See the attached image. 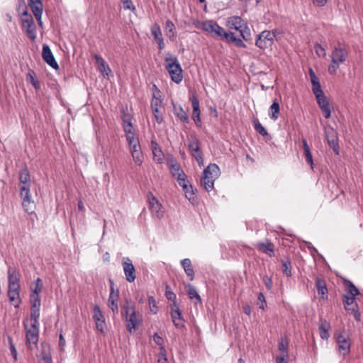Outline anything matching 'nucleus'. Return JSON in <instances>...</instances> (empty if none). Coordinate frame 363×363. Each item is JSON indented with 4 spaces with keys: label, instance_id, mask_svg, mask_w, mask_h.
Returning <instances> with one entry per match:
<instances>
[{
    "label": "nucleus",
    "instance_id": "4c0bfd02",
    "mask_svg": "<svg viewBox=\"0 0 363 363\" xmlns=\"http://www.w3.org/2000/svg\"><path fill=\"white\" fill-rule=\"evenodd\" d=\"M35 74L33 70L30 69L26 74V81L30 82L35 90L40 89V83L35 77Z\"/></svg>",
    "mask_w": 363,
    "mask_h": 363
},
{
    "label": "nucleus",
    "instance_id": "f257e3e1",
    "mask_svg": "<svg viewBox=\"0 0 363 363\" xmlns=\"http://www.w3.org/2000/svg\"><path fill=\"white\" fill-rule=\"evenodd\" d=\"M30 172L26 166L21 169L19 172V181L23 184L21 187L20 195L22 199V206L25 211L28 213H33V209L30 205L33 203L31 201V196L30 192Z\"/></svg>",
    "mask_w": 363,
    "mask_h": 363
},
{
    "label": "nucleus",
    "instance_id": "6ab92c4d",
    "mask_svg": "<svg viewBox=\"0 0 363 363\" xmlns=\"http://www.w3.org/2000/svg\"><path fill=\"white\" fill-rule=\"evenodd\" d=\"M189 100L191 101L193 108L192 119L198 127H201L202 123L200 117L199 101L195 94L192 95Z\"/></svg>",
    "mask_w": 363,
    "mask_h": 363
},
{
    "label": "nucleus",
    "instance_id": "69168bd1",
    "mask_svg": "<svg viewBox=\"0 0 363 363\" xmlns=\"http://www.w3.org/2000/svg\"><path fill=\"white\" fill-rule=\"evenodd\" d=\"M263 282L267 289V290H271L272 289V279L271 277L265 275L262 278Z\"/></svg>",
    "mask_w": 363,
    "mask_h": 363
},
{
    "label": "nucleus",
    "instance_id": "a18cd8bd",
    "mask_svg": "<svg viewBox=\"0 0 363 363\" xmlns=\"http://www.w3.org/2000/svg\"><path fill=\"white\" fill-rule=\"evenodd\" d=\"M254 128L255 130L262 136H267L268 133L265 128L259 123L257 118L253 120Z\"/></svg>",
    "mask_w": 363,
    "mask_h": 363
},
{
    "label": "nucleus",
    "instance_id": "4468645a",
    "mask_svg": "<svg viewBox=\"0 0 363 363\" xmlns=\"http://www.w3.org/2000/svg\"><path fill=\"white\" fill-rule=\"evenodd\" d=\"M123 272L127 281L133 283L136 279L135 269L128 257H123L122 261Z\"/></svg>",
    "mask_w": 363,
    "mask_h": 363
},
{
    "label": "nucleus",
    "instance_id": "b1692460",
    "mask_svg": "<svg viewBox=\"0 0 363 363\" xmlns=\"http://www.w3.org/2000/svg\"><path fill=\"white\" fill-rule=\"evenodd\" d=\"M315 285L317 288L318 294L320 296V299H328V291L325 280L323 278L317 277L315 279Z\"/></svg>",
    "mask_w": 363,
    "mask_h": 363
},
{
    "label": "nucleus",
    "instance_id": "dca6fc26",
    "mask_svg": "<svg viewBox=\"0 0 363 363\" xmlns=\"http://www.w3.org/2000/svg\"><path fill=\"white\" fill-rule=\"evenodd\" d=\"M189 150L193 157L195 158L198 164L201 167L203 166V154L200 148L199 141L197 138L191 141L188 145Z\"/></svg>",
    "mask_w": 363,
    "mask_h": 363
},
{
    "label": "nucleus",
    "instance_id": "f8f14e48",
    "mask_svg": "<svg viewBox=\"0 0 363 363\" xmlns=\"http://www.w3.org/2000/svg\"><path fill=\"white\" fill-rule=\"evenodd\" d=\"M162 106V99L160 97L157 96L156 94L154 93L152 94V98L151 99L150 107L153 116L155 118L157 123L159 124H161L164 121L163 114L161 111Z\"/></svg>",
    "mask_w": 363,
    "mask_h": 363
},
{
    "label": "nucleus",
    "instance_id": "79ce46f5",
    "mask_svg": "<svg viewBox=\"0 0 363 363\" xmlns=\"http://www.w3.org/2000/svg\"><path fill=\"white\" fill-rule=\"evenodd\" d=\"M124 132L125 133V137L128 145L133 144L139 140L138 138L135 137L134 128H133L132 130H124Z\"/></svg>",
    "mask_w": 363,
    "mask_h": 363
},
{
    "label": "nucleus",
    "instance_id": "bf43d9fd",
    "mask_svg": "<svg viewBox=\"0 0 363 363\" xmlns=\"http://www.w3.org/2000/svg\"><path fill=\"white\" fill-rule=\"evenodd\" d=\"M257 303L259 306V308L262 310H264L267 307V302L265 300V297L262 292L259 293V294H258Z\"/></svg>",
    "mask_w": 363,
    "mask_h": 363
},
{
    "label": "nucleus",
    "instance_id": "5fc2aeb1",
    "mask_svg": "<svg viewBox=\"0 0 363 363\" xmlns=\"http://www.w3.org/2000/svg\"><path fill=\"white\" fill-rule=\"evenodd\" d=\"M30 308H40V296H30Z\"/></svg>",
    "mask_w": 363,
    "mask_h": 363
},
{
    "label": "nucleus",
    "instance_id": "bb28decb",
    "mask_svg": "<svg viewBox=\"0 0 363 363\" xmlns=\"http://www.w3.org/2000/svg\"><path fill=\"white\" fill-rule=\"evenodd\" d=\"M8 296L10 302L13 303L14 307L18 308L21 303V299L20 298V288H9Z\"/></svg>",
    "mask_w": 363,
    "mask_h": 363
},
{
    "label": "nucleus",
    "instance_id": "8fccbe9b",
    "mask_svg": "<svg viewBox=\"0 0 363 363\" xmlns=\"http://www.w3.org/2000/svg\"><path fill=\"white\" fill-rule=\"evenodd\" d=\"M131 155L135 163L137 165L140 166L143 162V155L142 150H140L139 151L132 152Z\"/></svg>",
    "mask_w": 363,
    "mask_h": 363
},
{
    "label": "nucleus",
    "instance_id": "f3484780",
    "mask_svg": "<svg viewBox=\"0 0 363 363\" xmlns=\"http://www.w3.org/2000/svg\"><path fill=\"white\" fill-rule=\"evenodd\" d=\"M110 283V294L108 297V307L111 309L113 314L118 313V301L119 297V291L114 292V282L112 279H109Z\"/></svg>",
    "mask_w": 363,
    "mask_h": 363
},
{
    "label": "nucleus",
    "instance_id": "774afa93",
    "mask_svg": "<svg viewBox=\"0 0 363 363\" xmlns=\"http://www.w3.org/2000/svg\"><path fill=\"white\" fill-rule=\"evenodd\" d=\"M40 363H52L51 355L50 354H43L40 359Z\"/></svg>",
    "mask_w": 363,
    "mask_h": 363
},
{
    "label": "nucleus",
    "instance_id": "3c124183",
    "mask_svg": "<svg viewBox=\"0 0 363 363\" xmlns=\"http://www.w3.org/2000/svg\"><path fill=\"white\" fill-rule=\"evenodd\" d=\"M174 178L177 179L179 186L186 188V182L189 181L186 179L187 176L186 175L184 171L177 174Z\"/></svg>",
    "mask_w": 363,
    "mask_h": 363
},
{
    "label": "nucleus",
    "instance_id": "473e14b6",
    "mask_svg": "<svg viewBox=\"0 0 363 363\" xmlns=\"http://www.w3.org/2000/svg\"><path fill=\"white\" fill-rule=\"evenodd\" d=\"M185 288L186 289L187 294L189 296V298L191 300L196 299L198 302H201V298L200 295L199 294L196 289L191 285V284H188L185 286Z\"/></svg>",
    "mask_w": 363,
    "mask_h": 363
},
{
    "label": "nucleus",
    "instance_id": "6e6d98bb",
    "mask_svg": "<svg viewBox=\"0 0 363 363\" xmlns=\"http://www.w3.org/2000/svg\"><path fill=\"white\" fill-rule=\"evenodd\" d=\"M169 169L170 172L173 177H175L177 174H179L180 172L183 171L182 169L181 168L180 164L177 162L171 164Z\"/></svg>",
    "mask_w": 363,
    "mask_h": 363
},
{
    "label": "nucleus",
    "instance_id": "a211bd4d",
    "mask_svg": "<svg viewBox=\"0 0 363 363\" xmlns=\"http://www.w3.org/2000/svg\"><path fill=\"white\" fill-rule=\"evenodd\" d=\"M42 57L43 60L55 69H59V65L56 62L55 57L48 45H43L42 50Z\"/></svg>",
    "mask_w": 363,
    "mask_h": 363
},
{
    "label": "nucleus",
    "instance_id": "5701e85b",
    "mask_svg": "<svg viewBox=\"0 0 363 363\" xmlns=\"http://www.w3.org/2000/svg\"><path fill=\"white\" fill-rule=\"evenodd\" d=\"M255 247L260 252L267 254L269 257L274 256V245L269 240H267L265 242H259L255 245Z\"/></svg>",
    "mask_w": 363,
    "mask_h": 363
},
{
    "label": "nucleus",
    "instance_id": "e433bc0d",
    "mask_svg": "<svg viewBox=\"0 0 363 363\" xmlns=\"http://www.w3.org/2000/svg\"><path fill=\"white\" fill-rule=\"evenodd\" d=\"M344 285L347 288L349 296L356 297L360 294L359 289L350 280H345Z\"/></svg>",
    "mask_w": 363,
    "mask_h": 363
},
{
    "label": "nucleus",
    "instance_id": "412c9836",
    "mask_svg": "<svg viewBox=\"0 0 363 363\" xmlns=\"http://www.w3.org/2000/svg\"><path fill=\"white\" fill-rule=\"evenodd\" d=\"M337 342L338 343L340 352L345 356L350 351V342L347 336L344 334H339L336 337Z\"/></svg>",
    "mask_w": 363,
    "mask_h": 363
},
{
    "label": "nucleus",
    "instance_id": "de8ad7c7",
    "mask_svg": "<svg viewBox=\"0 0 363 363\" xmlns=\"http://www.w3.org/2000/svg\"><path fill=\"white\" fill-rule=\"evenodd\" d=\"M153 340L156 345L160 346V350L162 352H166L165 347L164 346V339L157 333H155L153 335Z\"/></svg>",
    "mask_w": 363,
    "mask_h": 363
},
{
    "label": "nucleus",
    "instance_id": "7ed1b4c3",
    "mask_svg": "<svg viewBox=\"0 0 363 363\" xmlns=\"http://www.w3.org/2000/svg\"><path fill=\"white\" fill-rule=\"evenodd\" d=\"M349 51L345 48L335 46L330 55L331 62L328 66V72L330 74H335L341 64L344 63L348 58Z\"/></svg>",
    "mask_w": 363,
    "mask_h": 363
},
{
    "label": "nucleus",
    "instance_id": "052dcab7",
    "mask_svg": "<svg viewBox=\"0 0 363 363\" xmlns=\"http://www.w3.org/2000/svg\"><path fill=\"white\" fill-rule=\"evenodd\" d=\"M312 91H313V93L314 94L315 96L324 94V92L321 88L320 82L312 84Z\"/></svg>",
    "mask_w": 363,
    "mask_h": 363
},
{
    "label": "nucleus",
    "instance_id": "20e7f679",
    "mask_svg": "<svg viewBox=\"0 0 363 363\" xmlns=\"http://www.w3.org/2000/svg\"><path fill=\"white\" fill-rule=\"evenodd\" d=\"M220 175V169L216 164H210L203 172L201 185L209 192L214 187V182Z\"/></svg>",
    "mask_w": 363,
    "mask_h": 363
},
{
    "label": "nucleus",
    "instance_id": "13d9d810",
    "mask_svg": "<svg viewBox=\"0 0 363 363\" xmlns=\"http://www.w3.org/2000/svg\"><path fill=\"white\" fill-rule=\"evenodd\" d=\"M165 296L169 301H176V294L172 291V289L169 285L165 286Z\"/></svg>",
    "mask_w": 363,
    "mask_h": 363
},
{
    "label": "nucleus",
    "instance_id": "393cba45",
    "mask_svg": "<svg viewBox=\"0 0 363 363\" xmlns=\"http://www.w3.org/2000/svg\"><path fill=\"white\" fill-rule=\"evenodd\" d=\"M94 59L96 60V64L97 65L99 71L104 76H108L111 72V69L109 66L106 64V61L102 57L97 54H94Z\"/></svg>",
    "mask_w": 363,
    "mask_h": 363
},
{
    "label": "nucleus",
    "instance_id": "37998d69",
    "mask_svg": "<svg viewBox=\"0 0 363 363\" xmlns=\"http://www.w3.org/2000/svg\"><path fill=\"white\" fill-rule=\"evenodd\" d=\"M325 136L327 141L338 138L337 131L330 125L325 128Z\"/></svg>",
    "mask_w": 363,
    "mask_h": 363
},
{
    "label": "nucleus",
    "instance_id": "58836bf2",
    "mask_svg": "<svg viewBox=\"0 0 363 363\" xmlns=\"http://www.w3.org/2000/svg\"><path fill=\"white\" fill-rule=\"evenodd\" d=\"M225 41L228 43H233L238 48H246V45L243 43L242 40L240 38H237L232 32H229V35Z\"/></svg>",
    "mask_w": 363,
    "mask_h": 363
},
{
    "label": "nucleus",
    "instance_id": "338daca9",
    "mask_svg": "<svg viewBox=\"0 0 363 363\" xmlns=\"http://www.w3.org/2000/svg\"><path fill=\"white\" fill-rule=\"evenodd\" d=\"M96 323V328L98 331H99L101 333H104V328H105V319H102L101 320L95 321Z\"/></svg>",
    "mask_w": 363,
    "mask_h": 363
},
{
    "label": "nucleus",
    "instance_id": "cd10ccee",
    "mask_svg": "<svg viewBox=\"0 0 363 363\" xmlns=\"http://www.w3.org/2000/svg\"><path fill=\"white\" fill-rule=\"evenodd\" d=\"M164 31L170 41H174L176 40L177 36L176 27L174 23L169 19H167L165 22Z\"/></svg>",
    "mask_w": 363,
    "mask_h": 363
},
{
    "label": "nucleus",
    "instance_id": "9b49d317",
    "mask_svg": "<svg viewBox=\"0 0 363 363\" xmlns=\"http://www.w3.org/2000/svg\"><path fill=\"white\" fill-rule=\"evenodd\" d=\"M23 325L26 330V344L30 349H33L32 345L36 346L38 342L40 325L31 324L29 328H28L25 322L23 323Z\"/></svg>",
    "mask_w": 363,
    "mask_h": 363
},
{
    "label": "nucleus",
    "instance_id": "f704fd0d",
    "mask_svg": "<svg viewBox=\"0 0 363 363\" xmlns=\"http://www.w3.org/2000/svg\"><path fill=\"white\" fill-rule=\"evenodd\" d=\"M318 329H319L320 337L323 340H328V337H330V334H329V330L330 329V323L328 322H327L326 320H324V322L322 323L319 325Z\"/></svg>",
    "mask_w": 363,
    "mask_h": 363
},
{
    "label": "nucleus",
    "instance_id": "0e129e2a",
    "mask_svg": "<svg viewBox=\"0 0 363 363\" xmlns=\"http://www.w3.org/2000/svg\"><path fill=\"white\" fill-rule=\"evenodd\" d=\"M148 303L150 305V311L154 313H157V307L156 306V301L153 296H150L148 298Z\"/></svg>",
    "mask_w": 363,
    "mask_h": 363
},
{
    "label": "nucleus",
    "instance_id": "c03bdc74",
    "mask_svg": "<svg viewBox=\"0 0 363 363\" xmlns=\"http://www.w3.org/2000/svg\"><path fill=\"white\" fill-rule=\"evenodd\" d=\"M186 188L182 187L186 199H189V201H194L195 199V194L193 189V187L191 184H189V182H186Z\"/></svg>",
    "mask_w": 363,
    "mask_h": 363
},
{
    "label": "nucleus",
    "instance_id": "f03ea898",
    "mask_svg": "<svg viewBox=\"0 0 363 363\" xmlns=\"http://www.w3.org/2000/svg\"><path fill=\"white\" fill-rule=\"evenodd\" d=\"M121 314L125 318L127 330L132 333L133 330L136 329L138 324L140 323L141 315L136 312L135 304L128 301L121 307Z\"/></svg>",
    "mask_w": 363,
    "mask_h": 363
},
{
    "label": "nucleus",
    "instance_id": "9d476101",
    "mask_svg": "<svg viewBox=\"0 0 363 363\" xmlns=\"http://www.w3.org/2000/svg\"><path fill=\"white\" fill-rule=\"evenodd\" d=\"M342 301L344 303L345 309L353 315L355 320L359 322L361 320V313L359 311L358 303L356 301L355 297L349 296V295L344 294L342 296Z\"/></svg>",
    "mask_w": 363,
    "mask_h": 363
},
{
    "label": "nucleus",
    "instance_id": "c9c22d12",
    "mask_svg": "<svg viewBox=\"0 0 363 363\" xmlns=\"http://www.w3.org/2000/svg\"><path fill=\"white\" fill-rule=\"evenodd\" d=\"M151 147L152 150V153L154 155L155 160L158 163H162L163 161L162 153L161 149L158 147V144L157 143V142L152 140Z\"/></svg>",
    "mask_w": 363,
    "mask_h": 363
},
{
    "label": "nucleus",
    "instance_id": "4d7b16f0",
    "mask_svg": "<svg viewBox=\"0 0 363 363\" xmlns=\"http://www.w3.org/2000/svg\"><path fill=\"white\" fill-rule=\"evenodd\" d=\"M329 146L333 149L335 155H338L340 153V147L338 144V138L333 140L327 141Z\"/></svg>",
    "mask_w": 363,
    "mask_h": 363
},
{
    "label": "nucleus",
    "instance_id": "603ef678",
    "mask_svg": "<svg viewBox=\"0 0 363 363\" xmlns=\"http://www.w3.org/2000/svg\"><path fill=\"white\" fill-rule=\"evenodd\" d=\"M282 272L286 277L291 276V263L290 261H282Z\"/></svg>",
    "mask_w": 363,
    "mask_h": 363
},
{
    "label": "nucleus",
    "instance_id": "2eb2a0df",
    "mask_svg": "<svg viewBox=\"0 0 363 363\" xmlns=\"http://www.w3.org/2000/svg\"><path fill=\"white\" fill-rule=\"evenodd\" d=\"M147 199L149 202V208L152 215L157 218H161L163 216L164 212L162 210V206L157 199L153 195L152 192L147 194Z\"/></svg>",
    "mask_w": 363,
    "mask_h": 363
},
{
    "label": "nucleus",
    "instance_id": "4be33fe9",
    "mask_svg": "<svg viewBox=\"0 0 363 363\" xmlns=\"http://www.w3.org/2000/svg\"><path fill=\"white\" fill-rule=\"evenodd\" d=\"M317 103L323 111L324 116L325 118H329L331 114V110L330 108L329 101L325 95V94L318 95L315 96Z\"/></svg>",
    "mask_w": 363,
    "mask_h": 363
},
{
    "label": "nucleus",
    "instance_id": "7c9ffc66",
    "mask_svg": "<svg viewBox=\"0 0 363 363\" xmlns=\"http://www.w3.org/2000/svg\"><path fill=\"white\" fill-rule=\"evenodd\" d=\"M303 148L304 150V155L307 163L311 166V169H313V156L311 152L309 145H308L307 140L304 138L302 139Z\"/></svg>",
    "mask_w": 363,
    "mask_h": 363
},
{
    "label": "nucleus",
    "instance_id": "0eeeda50",
    "mask_svg": "<svg viewBox=\"0 0 363 363\" xmlns=\"http://www.w3.org/2000/svg\"><path fill=\"white\" fill-rule=\"evenodd\" d=\"M277 30H264L261 32L256 38L255 45L262 50L270 48L274 42L277 35Z\"/></svg>",
    "mask_w": 363,
    "mask_h": 363
},
{
    "label": "nucleus",
    "instance_id": "39448f33",
    "mask_svg": "<svg viewBox=\"0 0 363 363\" xmlns=\"http://www.w3.org/2000/svg\"><path fill=\"white\" fill-rule=\"evenodd\" d=\"M226 25L230 29L238 30L243 40L247 41L250 39V29L247 26V23L241 17L233 16L228 18Z\"/></svg>",
    "mask_w": 363,
    "mask_h": 363
},
{
    "label": "nucleus",
    "instance_id": "1a4fd4ad",
    "mask_svg": "<svg viewBox=\"0 0 363 363\" xmlns=\"http://www.w3.org/2000/svg\"><path fill=\"white\" fill-rule=\"evenodd\" d=\"M22 29L25 30L28 37L34 40L36 38V27L31 14L28 12L24 13V16H21Z\"/></svg>",
    "mask_w": 363,
    "mask_h": 363
},
{
    "label": "nucleus",
    "instance_id": "49530a36",
    "mask_svg": "<svg viewBox=\"0 0 363 363\" xmlns=\"http://www.w3.org/2000/svg\"><path fill=\"white\" fill-rule=\"evenodd\" d=\"M39 318H40V308H30V321L32 322L31 324L40 325Z\"/></svg>",
    "mask_w": 363,
    "mask_h": 363
},
{
    "label": "nucleus",
    "instance_id": "a19ab883",
    "mask_svg": "<svg viewBox=\"0 0 363 363\" xmlns=\"http://www.w3.org/2000/svg\"><path fill=\"white\" fill-rule=\"evenodd\" d=\"M288 345L289 342L286 338L281 337L278 344V349L280 352L284 353L282 357H284V359L288 356Z\"/></svg>",
    "mask_w": 363,
    "mask_h": 363
},
{
    "label": "nucleus",
    "instance_id": "ddd939ff",
    "mask_svg": "<svg viewBox=\"0 0 363 363\" xmlns=\"http://www.w3.org/2000/svg\"><path fill=\"white\" fill-rule=\"evenodd\" d=\"M171 317L177 328L180 329L184 327V319L179 308V305L177 301L171 304Z\"/></svg>",
    "mask_w": 363,
    "mask_h": 363
},
{
    "label": "nucleus",
    "instance_id": "c85d7f7f",
    "mask_svg": "<svg viewBox=\"0 0 363 363\" xmlns=\"http://www.w3.org/2000/svg\"><path fill=\"white\" fill-rule=\"evenodd\" d=\"M181 264L189 280L193 281L194 279V270L191 259L185 258L181 261Z\"/></svg>",
    "mask_w": 363,
    "mask_h": 363
},
{
    "label": "nucleus",
    "instance_id": "a878e982",
    "mask_svg": "<svg viewBox=\"0 0 363 363\" xmlns=\"http://www.w3.org/2000/svg\"><path fill=\"white\" fill-rule=\"evenodd\" d=\"M8 288H20L19 274L15 269L9 268L8 270Z\"/></svg>",
    "mask_w": 363,
    "mask_h": 363
},
{
    "label": "nucleus",
    "instance_id": "aec40b11",
    "mask_svg": "<svg viewBox=\"0 0 363 363\" xmlns=\"http://www.w3.org/2000/svg\"><path fill=\"white\" fill-rule=\"evenodd\" d=\"M151 34L154 38L155 41L158 45L160 50H162L165 48L164 38L161 31L160 26L157 23H154L150 28Z\"/></svg>",
    "mask_w": 363,
    "mask_h": 363
},
{
    "label": "nucleus",
    "instance_id": "ea45409f",
    "mask_svg": "<svg viewBox=\"0 0 363 363\" xmlns=\"http://www.w3.org/2000/svg\"><path fill=\"white\" fill-rule=\"evenodd\" d=\"M28 5L31 9L33 15L38 13H43V5L41 0H38L36 1H34L33 3H29Z\"/></svg>",
    "mask_w": 363,
    "mask_h": 363
},
{
    "label": "nucleus",
    "instance_id": "e2e57ef3",
    "mask_svg": "<svg viewBox=\"0 0 363 363\" xmlns=\"http://www.w3.org/2000/svg\"><path fill=\"white\" fill-rule=\"evenodd\" d=\"M314 48H315L316 54L319 57H325V55H326L325 50L321 46L320 44H318V43L315 44L314 46Z\"/></svg>",
    "mask_w": 363,
    "mask_h": 363
},
{
    "label": "nucleus",
    "instance_id": "6e6552de",
    "mask_svg": "<svg viewBox=\"0 0 363 363\" xmlns=\"http://www.w3.org/2000/svg\"><path fill=\"white\" fill-rule=\"evenodd\" d=\"M199 28L205 32L214 33L224 40H226L229 35V33L226 32L223 28L212 20L201 22V26Z\"/></svg>",
    "mask_w": 363,
    "mask_h": 363
},
{
    "label": "nucleus",
    "instance_id": "864d4df0",
    "mask_svg": "<svg viewBox=\"0 0 363 363\" xmlns=\"http://www.w3.org/2000/svg\"><path fill=\"white\" fill-rule=\"evenodd\" d=\"M93 319L94 321L101 320L102 319H105L104 316L98 305H95L93 308Z\"/></svg>",
    "mask_w": 363,
    "mask_h": 363
},
{
    "label": "nucleus",
    "instance_id": "2f4dec72",
    "mask_svg": "<svg viewBox=\"0 0 363 363\" xmlns=\"http://www.w3.org/2000/svg\"><path fill=\"white\" fill-rule=\"evenodd\" d=\"M121 119L123 121V130H132L133 128L132 123L133 116L130 113H125V111H123Z\"/></svg>",
    "mask_w": 363,
    "mask_h": 363
},
{
    "label": "nucleus",
    "instance_id": "09e8293b",
    "mask_svg": "<svg viewBox=\"0 0 363 363\" xmlns=\"http://www.w3.org/2000/svg\"><path fill=\"white\" fill-rule=\"evenodd\" d=\"M16 11H17V12L18 13V14H19V16L21 17L24 16L25 11L26 12H28V11L27 6H26V2H25L24 0H18V4H17V6H16Z\"/></svg>",
    "mask_w": 363,
    "mask_h": 363
},
{
    "label": "nucleus",
    "instance_id": "680f3d73",
    "mask_svg": "<svg viewBox=\"0 0 363 363\" xmlns=\"http://www.w3.org/2000/svg\"><path fill=\"white\" fill-rule=\"evenodd\" d=\"M9 348H10V350H11V354L14 359L15 361L17 360V356H18V354H17V350L16 349V347L13 342V340L11 337H9Z\"/></svg>",
    "mask_w": 363,
    "mask_h": 363
},
{
    "label": "nucleus",
    "instance_id": "423d86ee",
    "mask_svg": "<svg viewBox=\"0 0 363 363\" xmlns=\"http://www.w3.org/2000/svg\"><path fill=\"white\" fill-rule=\"evenodd\" d=\"M165 68L174 82L179 84L182 81V69L177 57L166 58Z\"/></svg>",
    "mask_w": 363,
    "mask_h": 363
},
{
    "label": "nucleus",
    "instance_id": "c756f323",
    "mask_svg": "<svg viewBox=\"0 0 363 363\" xmlns=\"http://www.w3.org/2000/svg\"><path fill=\"white\" fill-rule=\"evenodd\" d=\"M173 112L174 115L179 118V120L184 123H189V118L186 112L180 105H173Z\"/></svg>",
    "mask_w": 363,
    "mask_h": 363
},
{
    "label": "nucleus",
    "instance_id": "72a5a7b5",
    "mask_svg": "<svg viewBox=\"0 0 363 363\" xmlns=\"http://www.w3.org/2000/svg\"><path fill=\"white\" fill-rule=\"evenodd\" d=\"M280 107L279 103L275 100L269 109V116L273 121H277L279 118Z\"/></svg>",
    "mask_w": 363,
    "mask_h": 363
}]
</instances>
